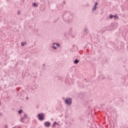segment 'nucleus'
I'll use <instances>...</instances> for the list:
<instances>
[{"instance_id":"obj_8","label":"nucleus","mask_w":128,"mask_h":128,"mask_svg":"<svg viewBox=\"0 0 128 128\" xmlns=\"http://www.w3.org/2000/svg\"><path fill=\"white\" fill-rule=\"evenodd\" d=\"M56 124H58V122H54L52 124V128H56Z\"/></svg>"},{"instance_id":"obj_4","label":"nucleus","mask_w":128,"mask_h":128,"mask_svg":"<svg viewBox=\"0 0 128 128\" xmlns=\"http://www.w3.org/2000/svg\"><path fill=\"white\" fill-rule=\"evenodd\" d=\"M50 124H51L50 122H46L44 123V126L46 128H50Z\"/></svg>"},{"instance_id":"obj_10","label":"nucleus","mask_w":128,"mask_h":128,"mask_svg":"<svg viewBox=\"0 0 128 128\" xmlns=\"http://www.w3.org/2000/svg\"><path fill=\"white\" fill-rule=\"evenodd\" d=\"M26 44V42H22L21 43L22 46H24Z\"/></svg>"},{"instance_id":"obj_11","label":"nucleus","mask_w":128,"mask_h":128,"mask_svg":"<svg viewBox=\"0 0 128 128\" xmlns=\"http://www.w3.org/2000/svg\"><path fill=\"white\" fill-rule=\"evenodd\" d=\"M78 62H80V60H78V59L74 61V64H78Z\"/></svg>"},{"instance_id":"obj_1","label":"nucleus","mask_w":128,"mask_h":128,"mask_svg":"<svg viewBox=\"0 0 128 128\" xmlns=\"http://www.w3.org/2000/svg\"><path fill=\"white\" fill-rule=\"evenodd\" d=\"M60 48V44L54 42L52 44L51 48L53 50H58Z\"/></svg>"},{"instance_id":"obj_14","label":"nucleus","mask_w":128,"mask_h":128,"mask_svg":"<svg viewBox=\"0 0 128 128\" xmlns=\"http://www.w3.org/2000/svg\"><path fill=\"white\" fill-rule=\"evenodd\" d=\"M114 17V15H110V18H112Z\"/></svg>"},{"instance_id":"obj_9","label":"nucleus","mask_w":128,"mask_h":128,"mask_svg":"<svg viewBox=\"0 0 128 128\" xmlns=\"http://www.w3.org/2000/svg\"><path fill=\"white\" fill-rule=\"evenodd\" d=\"M32 6H34V8H38V4H36V2H34L32 4Z\"/></svg>"},{"instance_id":"obj_7","label":"nucleus","mask_w":128,"mask_h":128,"mask_svg":"<svg viewBox=\"0 0 128 128\" xmlns=\"http://www.w3.org/2000/svg\"><path fill=\"white\" fill-rule=\"evenodd\" d=\"M28 118V114H24V118H21L20 122H24L22 121L24 118Z\"/></svg>"},{"instance_id":"obj_6","label":"nucleus","mask_w":128,"mask_h":128,"mask_svg":"<svg viewBox=\"0 0 128 128\" xmlns=\"http://www.w3.org/2000/svg\"><path fill=\"white\" fill-rule=\"evenodd\" d=\"M98 4V2H96V4L94 5V8H93L92 9V10H96V8H98L97 7Z\"/></svg>"},{"instance_id":"obj_3","label":"nucleus","mask_w":128,"mask_h":128,"mask_svg":"<svg viewBox=\"0 0 128 128\" xmlns=\"http://www.w3.org/2000/svg\"><path fill=\"white\" fill-rule=\"evenodd\" d=\"M38 120H44V114L40 113L38 114Z\"/></svg>"},{"instance_id":"obj_5","label":"nucleus","mask_w":128,"mask_h":128,"mask_svg":"<svg viewBox=\"0 0 128 128\" xmlns=\"http://www.w3.org/2000/svg\"><path fill=\"white\" fill-rule=\"evenodd\" d=\"M114 24H112V25L110 26L109 27L110 28L108 29V30H115V28H116V26H114Z\"/></svg>"},{"instance_id":"obj_2","label":"nucleus","mask_w":128,"mask_h":128,"mask_svg":"<svg viewBox=\"0 0 128 128\" xmlns=\"http://www.w3.org/2000/svg\"><path fill=\"white\" fill-rule=\"evenodd\" d=\"M72 98H67L65 100L64 102L67 106H70L72 102Z\"/></svg>"},{"instance_id":"obj_12","label":"nucleus","mask_w":128,"mask_h":128,"mask_svg":"<svg viewBox=\"0 0 128 128\" xmlns=\"http://www.w3.org/2000/svg\"><path fill=\"white\" fill-rule=\"evenodd\" d=\"M114 18L115 20H118V16L116 15H114Z\"/></svg>"},{"instance_id":"obj_13","label":"nucleus","mask_w":128,"mask_h":128,"mask_svg":"<svg viewBox=\"0 0 128 128\" xmlns=\"http://www.w3.org/2000/svg\"><path fill=\"white\" fill-rule=\"evenodd\" d=\"M22 110H18V114H22Z\"/></svg>"}]
</instances>
